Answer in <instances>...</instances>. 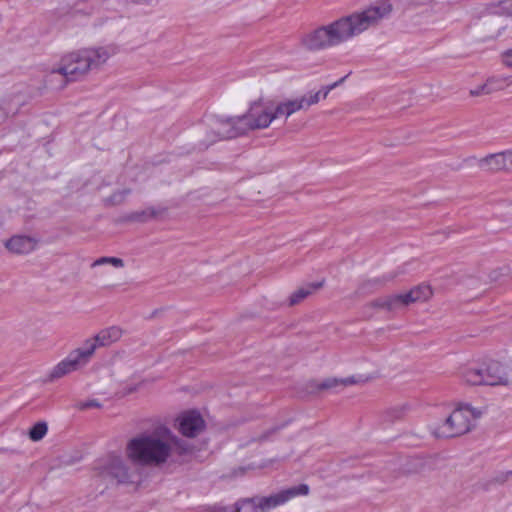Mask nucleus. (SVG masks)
Masks as SVG:
<instances>
[{
	"label": "nucleus",
	"instance_id": "1",
	"mask_svg": "<svg viewBox=\"0 0 512 512\" xmlns=\"http://www.w3.org/2000/svg\"><path fill=\"white\" fill-rule=\"evenodd\" d=\"M392 12L388 1L377 2L361 11L341 17L303 35L301 45L310 51L338 46L377 25Z\"/></svg>",
	"mask_w": 512,
	"mask_h": 512
},
{
	"label": "nucleus",
	"instance_id": "2",
	"mask_svg": "<svg viewBox=\"0 0 512 512\" xmlns=\"http://www.w3.org/2000/svg\"><path fill=\"white\" fill-rule=\"evenodd\" d=\"M191 446L167 427H157L130 439L125 448L129 462L140 466H162L190 454Z\"/></svg>",
	"mask_w": 512,
	"mask_h": 512
},
{
	"label": "nucleus",
	"instance_id": "3",
	"mask_svg": "<svg viewBox=\"0 0 512 512\" xmlns=\"http://www.w3.org/2000/svg\"><path fill=\"white\" fill-rule=\"evenodd\" d=\"M117 53L114 45L82 48L62 56L59 67L51 75L60 74L67 81H77L104 65Z\"/></svg>",
	"mask_w": 512,
	"mask_h": 512
},
{
	"label": "nucleus",
	"instance_id": "4",
	"mask_svg": "<svg viewBox=\"0 0 512 512\" xmlns=\"http://www.w3.org/2000/svg\"><path fill=\"white\" fill-rule=\"evenodd\" d=\"M482 411L469 404H459L450 416L437 428L433 434L439 438L456 437L467 433L475 420L480 418Z\"/></svg>",
	"mask_w": 512,
	"mask_h": 512
},
{
	"label": "nucleus",
	"instance_id": "5",
	"mask_svg": "<svg viewBox=\"0 0 512 512\" xmlns=\"http://www.w3.org/2000/svg\"><path fill=\"white\" fill-rule=\"evenodd\" d=\"M240 118L245 134L266 129L277 119L275 101L260 97L249 104L246 113L240 115Z\"/></svg>",
	"mask_w": 512,
	"mask_h": 512
},
{
	"label": "nucleus",
	"instance_id": "6",
	"mask_svg": "<svg viewBox=\"0 0 512 512\" xmlns=\"http://www.w3.org/2000/svg\"><path fill=\"white\" fill-rule=\"evenodd\" d=\"M462 378L471 385L507 386L510 382L506 369L497 361H489L479 367H469L463 371Z\"/></svg>",
	"mask_w": 512,
	"mask_h": 512
},
{
	"label": "nucleus",
	"instance_id": "7",
	"mask_svg": "<svg viewBox=\"0 0 512 512\" xmlns=\"http://www.w3.org/2000/svg\"><path fill=\"white\" fill-rule=\"evenodd\" d=\"M121 455L108 454L99 459L95 465L98 474L111 478L118 483H132L138 477V469Z\"/></svg>",
	"mask_w": 512,
	"mask_h": 512
},
{
	"label": "nucleus",
	"instance_id": "8",
	"mask_svg": "<svg viewBox=\"0 0 512 512\" xmlns=\"http://www.w3.org/2000/svg\"><path fill=\"white\" fill-rule=\"evenodd\" d=\"M208 144L245 134L240 116H209L206 119Z\"/></svg>",
	"mask_w": 512,
	"mask_h": 512
},
{
	"label": "nucleus",
	"instance_id": "9",
	"mask_svg": "<svg viewBox=\"0 0 512 512\" xmlns=\"http://www.w3.org/2000/svg\"><path fill=\"white\" fill-rule=\"evenodd\" d=\"M92 359L90 352L87 351L85 346L73 349L68 355L59 361L49 372L48 379L54 381L63 378L73 372H76L85 367Z\"/></svg>",
	"mask_w": 512,
	"mask_h": 512
},
{
	"label": "nucleus",
	"instance_id": "10",
	"mask_svg": "<svg viewBox=\"0 0 512 512\" xmlns=\"http://www.w3.org/2000/svg\"><path fill=\"white\" fill-rule=\"evenodd\" d=\"M309 493V486L306 484H299L284 490H281L275 494L268 496L256 497L258 506L261 512H267L281 505L286 504L298 496H306Z\"/></svg>",
	"mask_w": 512,
	"mask_h": 512
},
{
	"label": "nucleus",
	"instance_id": "11",
	"mask_svg": "<svg viewBox=\"0 0 512 512\" xmlns=\"http://www.w3.org/2000/svg\"><path fill=\"white\" fill-rule=\"evenodd\" d=\"M320 95L321 92H316L297 98H290L280 102H275L277 119L281 117L288 118L298 111L307 110L310 106L317 104L320 101Z\"/></svg>",
	"mask_w": 512,
	"mask_h": 512
},
{
	"label": "nucleus",
	"instance_id": "12",
	"mask_svg": "<svg viewBox=\"0 0 512 512\" xmlns=\"http://www.w3.org/2000/svg\"><path fill=\"white\" fill-rule=\"evenodd\" d=\"M122 336L123 330L120 327L110 326L100 330L93 337L85 339L82 344L93 357L97 348L109 347L112 344L118 342Z\"/></svg>",
	"mask_w": 512,
	"mask_h": 512
},
{
	"label": "nucleus",
	"instance_id": "13",
	"mask_svg": "<svg viewBox=\"0 0 512 512\" xmlns=\"http://www.w3.org/2000/svg\"><path fill=\"white\" fill-rule=\"evenodd\" d=\"M178 429L186 437H196L205 428V421L195 410L186 411L177 418Z\"/></svg>",
	"mask_w": 512,
	"mask_h": 512
},
{
	"label": "nucleus",
	"instance_id": "14",
	"mask_svg": "<svg viewBox=\"0 0 512 512\" xmlns=\"http://www.w3.org/2000/svg\"><path fill=\"white\" fill-rule=\"evenodd\" d=\"M512 166V150L489 154L478 160V167L488 172L507 170Z\"/></svg>",
	"mask_w": 512,
	"mask_h": 512
},
{
	"label": "nucleus",
	"instance_id": "15",
	"mask_svg": "<svg viewBox=\"0 0 512 512\" xmlns=\"http://www.w3.org/2000/svg\"><path fill=\"white\" fill-rule=\"evenodd\" d=\"M6 248L16 254H28L35 250L37 240L30 236L15 235L5 243Z\"/></svg>",
	"mask_w": 512,
	"mask_h": 512
},
{
	"label": "nucleus",
	"instance_id": "16",
	"mask_svg": "<svg viewBox=\"0 0 512 512\" xmlns=\"http://www.w3.org/2000/svg\"><path fill=\"white\" fill-rule=\"evenodd\" d=\"M417 302L410 292L387 296L379 299L377 305L388 310H397L408 306L411 303Z\"/></svg>",
	"mask_w": 512,
	"mask_h": 512
},
{
	"label": "nucleus",
	"instance_id": "17",
	"mask_svg": "<svg viewBox=\"0 0 512 512\" xmlns=\"http://www.w3.org/2000/svg\"><path fill=\"white\" fill-rule=\"evenodd\" d=\"M230 512H261L257 498L245 499L236 504Z\"/></svg>",
	"mask_w": 512,
	"mask_h": 512
},
{
	"label": "nucleus",
	"instance_id": "18",
	"mask_svg": "<svg viewBox=\"0 0 512 512\" xmlns=\"http://www.w3.org/2000/svg\"><path fill=\"white\" fill-rule=\"evenodd\" d=\"M409 292L413 295L417 302L426 301L432 296V289L429 285L426 284H420L411 289Z\"/></svg>",
	"mask_w": 512,
	"mask_h": 512
},
{
	"label": "nucleus",
	"instance_id": "19",
	"mask_svg": "<svg viewBox=\"0 0 512 512\" xmlns=\"http://www.w3.org/2000/svg\"><path fill=\"white\" fill-rule=\"evenodd\" d=\"M354 383H356V381L353 377H348V378H344V379L330 378V379L324 380L319 385V387L321 389H330V388H334L338 385L347 386V385H351Z\"/></svg>",
	"mask_w": 512,
	"mask_h": 512
},
{
	"label": "nucleus",
	"instance_id": "20",
	"mask_svg": "<svg viewBox=\"0 0 512 512\" xmlns=\"http://www.w3.org/2000/svg\"><path fill=\"white\" fill-rule=\"evenodd\" d=\"M48 427L45 422H38L29 431V437L32 441H40L47 434Z\"/></svg>",
	"mask_w": 512,
	"mask_h": 512
},
{
	"label": "nucleus",
	"instance_id": "21",
	"mask_svg": "<svg viewBox=\"0 0 512 512\" xmlns=\"http://www.w3.org/2000/svg\"><path fill=\"white\" fill-rule=\"evenodd\" d=\"M105 264H109L115 268H122L124 266L123 260L121 258H117V257H101V258L95 260L91 266L96 267V266H101V265H105Z\"/></svg>",
	"mask_w": 512,
	"mask_h": 512
},
{
	"label": "nucleus",
	"instance_id": "22",
	"mask_svg": "<svg viewBox=\"0 0 512 512\" xmlns=\"http://www.w3.org/2000/svg\"><path fill=\"white\" fill-rule=\"evenodd\" d=\"M311 289L309 288H300L295 291L289 298V304L295 305L305 299L309 294H311Z\"/></svg>",
	"mask_w": 512,
	"mask_h": 512
},
{
	"label": "nucleus",
	"instance_id": "23",
	"mask_svg": "<svg viewBox=\"0 0 512 512\" xmlns=\"http://www.w3.org/2000/svg\"><path fill=\"white\" fill-rule=\"evenodd\" d=\"M493 12L497 14L512 16V0L500 1Z\"/></svg>",
	"mask_w": 512,
	"mask_h": 512
},
{
	"label": "nucleus",
	"instance_id": "24",
	"mask_svg": "<svg viewBox=\"0 0 512 512\" xmlns=\"http://www.w3.org/2000/svg\"><path fill=\"white\" fill-rule=\"evenodd\" d=\"M491 81H488L487 83L480 85L476 87L475 89L470 90V95L472 96H479L483 94H489L491 93V89L489 88Z\"/></svg>",
	"mask_w": 512,
	"mask_h": 512
},
{
	"label": "nucleus",
	"instance_id": "25",
	"mask_svg": "<svg viewBox=\"0 0 512 512\" xmlns=\"http://www.w3.org/2000/svg\"><path fill=\"white\" fill-rule=\"evenodd\" d=\"M502 62L505 66L512 68V49L505 51L502 56Z\"/></svg>",
	"mask_w": 512,
	"mask_h": 512
},
{
	"label": "nucleus",
	"instance_id": "26",
	"mask_svg": "<svg viewBox=\"0 0 512 512\" xmlns=\"http://www.w3.org/2000/svg\"><path fill=\"white\" fill-rule=\"evenodd\" d=\"M347 77H348V75H346V76L342 77L340 80H338V81H336V82H334V83H332V84H330V85H327V90H333V89H335L337 86H339L340 84H342V83L346 80V78H347Z\"/></svg>",
	"mask_w": 512,
	"mask_h": 512
},
{
	"label": "nucleus",
	"instance_id": "27",
	"mask_svg": "<svg viewBox=\"0 0 512 512\" xmlns=\"http://www.w3.org/2000/svg\"><path fill=\"white\" fill-rule=\"evenodd\" d=\"M330 91H331V90H327V86H325V87H323L321 90H319L318 92H321L320 100H321V99H325V98L328 96V94H329V92H330Z\"/></svg>",
	"mask_w": 512,
	"mask_h": 512
},
{
	"label": "nucleus",
	"instance_id": "28",
	"mask_svg": "<svg viewBox=\"0 0 512 512\" xmlns=\"http://www.w3.org/2000/svg\"><path fill=\"white\" fill-rule=\"evenodd\" d=\"M98 404L94 403V402H91V403H86L83 405L84 408L86 407H91V406H97Z\"/></svg>",
	"mask_w": 512,
	"mask_h": 512
}]
</instances>
